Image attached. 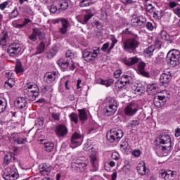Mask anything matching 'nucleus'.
<instances>
[{
	"label": "nucleus",
	"instance_id": "f257e3e1",
	"mask_svg": "<svg viewBox=\"0 0 180 180\" xmlns=\"http://www.w3.org/2000/svg\"><path fill=\"white\" fill-rule=\"evenodd\" d=\"M83 150L89 155L91 171H93V172L98 171V169H99V158H98L95 148H94L93 146H89L88 145L85 144Z\"/></svg>",
	"mask_w": 180,
	"mask_h": 180
},
{
	"label": "nucleus",
	"instance_id": "f03ea898",
	"mask_svg": "<svg viewBox=\"0 0 180 180\" xmlns=\"http://www.w3.org/2000/svg\"><path fill=\"white\" fill-rule=\"evenodd\" d=\"M39 86L34 82H27L24 86V96L27 101H36L39 96Z\"/></svg>",
	"mask_w": 180,
	"mask_h": 180
},
{
	"label": "nucleus",
	"instance_id": "7ed1b4c3",
	"mask_svg": "<svg viewBox=\"0 0 180 180\" xmlns=\"http://www.w3.org/2000/svg\"><path fill=\"white\" fill-rule=\"evenodd\" d=\"M167 64L174 68L180 64V52L176 49L170 50L167 55Z\"/></svg>",
	"mask_w": 180,
	"mask_h": 180
},
{
	"label": "nucleus",
	"instance_id": "20e7f679",
	"mask_svg": "<svg viewBox=\"0 0 180 180\" xmlns=\"http://www.w3.org/2000/svg\"><path fill=\"white\" fill-rule=\"evenodd\" d=\"M139 44L140 42L136 39L129 38L124 41L122 47L124 51L133 53V51H136V49L139 47Z\"/></svg>",
	"mask_w": 180,
	"mask_h": 180
},
{
	"label": "nucleus",
	"instance_id": "39448f33",
	"mask_svg": "<svg viewBox=\"0 0 180 180\" xmlns=\"http://www.w3.org/2000/svg\"><path fill=\"white\" fill-rule=\"evenodd\" d=\"M123 137V131L122 129H117L112 128L107 133V139L110 143H115V141H120V139Z\"/></svg>",
	"mask_w": 180,
	"mask_h": 180
},
{
	"label": "nucleus",
	"instance_id": "423d86ee",
	"mask_svg": "<svg viewBox=\"0 0 180 180\" xmlns=\"http://www.w3.org/2000/svg\"><path fill=\"white\" fill-rule=\"evenodd\" d=\"M3 178L5 180H16L19 178V173L15 166L8 167L5 169Z\"/></svg>",
	"mask_w": 180,
	"mask_h": 180
},
{
	"label": "nucleus",
	"instance_id": "0eeeda50",
	"mask_svg": "<svg viewBox=\"0 0 180 180\" xmlns=\"http://www.w3.org/2000/svg\"><path fill=\"white\" fill-rule=\"evenodd\" d=\"M116 110H117V101H116L115 98H110L108 100V104L105 107V116H112V115H115Z\"/></svg>",
	"mask_w": 180,
	"mask_h": 180
},
{
	"label": "nucleus",
	"instance_id": "6e6552de",
	"mask_svg": "<svg viewBox=\"0 0 180 180\" xmlns=\"http://www.w3.org/2000/svg\"><path fill=\"white\" fill-rule=\"evenodd\" d=\"M137 112H139V105L136 103H129L124 110V115L129 117L134 116Z\"/></svg>",
	"mask_w": 180,
	"mask_h": 180
},
{
	"label": "nucleus",
	"instance_id": "1a4fd4ad",
	"mask_svg": "<svg viewBox=\"0 0 180 180\" xmlns=\"http://www.w3.org/2000/svg\"><path fill=\"white\" fill-rule=\"evenodd\" d=\"M81 144H82V135L79 131H75L72 136L71 147L76 148V147H79Z\"/></svg>",
	"mask_w": 180,
	"mask_h": 180
},
{
	"label": "nucleus",
	"instance_id": "9d476101",
	"mask_svg": "<svg viewBox=\"0 0 180 180\" xmlns=\"http://www.w3.org/2000/svg\"><path fill=\"white\" fill-rule=\"evenodd\" d=\"M99 54V48L94 49L92 51H84L83 53V58L85 61L90 63V61H94Z\"/></svg>",
	"mask_w": 180,
	"mask_h": 180
},
{
	"label": "nucleus",
	"instance_id": "9b49d317",
	"mask_svg": "<svg viewBox=\"0 0 180 180\" xmlns=\"http://www.w3.org/2000/svg\"><path fill=\"white\" fill-rule=\"evenodd\" d=\"M159 176L165 180H174L175 176H176V172L172 170H161Z\"/></svg>",
	"mask_w": 180,
	"mask_h": 180
},
{
	"label": "nucleus",
	"instance_id": "f8f14e48",
	"mask_svg": "<svg viewBox=\"0 0 180 180\" xmlns=\"http://www.w3.org/2000/svg\"><path fill=\"white\" fill-rule=\"evenodd\" d=\"M20 50H22L20 45L18 43H13L8 46L7 51L11 57H15L20 53Z\"/></svg>",
	"mask_w": 180,
	"mask_h": 180
},
{
	"label": "nucleus",
	"instance_id": "ddd939ff",
	"mask_svg": "<svg viewBox=\"0 0 180 180\" xmlns=\"http://www.w3.org/2000/svg\"><path fill=\"white\" fill-rule=\"evenodd\" d=\"M8 140L10 141H14V143H17L20 145L25 144L27 142V139L22 138V136H20V135L18 133H13L11 135H10L8 136Z\"/></svg>",
	"mask_w": 180,
	"mask_h": 180
},
{
	"label": "nucleus",
	"instance_id": "4468645a",
	"mask_svg": "<svg viewBox=\"0 0 180 180\" xmlns=\"http://www.w3.org/2000/svg\"><path fill=\"white\" fill-rule=\"evenodd\" d=\"M129 78L130 76L129 75H122L120 79L115 82L116 88H117V89H122L124 86H126L127 84H130Z\"/></svg>",
	"mask_w": 180,
	"mask_h": 180
},
{
	"label": "nucleus",
	"instance_id": "2eb2a0df",
	"mask_svg": "<svg viewBox=\"0 0 180 180\" xmlns=\"http://www.w3.org/2000/svg\"><path fill=\"white\" fill-rule=\"evenodd\" d=\"M57 77H58V71L49 72L44 75V81L46 84H53Z\"/></svg>",
	"mask_w": 180,
	"mask_h": 180
},
{
	"label": "nucleus",
	"instance_id": "dca6fc26",
	"mask_svg": "<svg viewBox=\"0 0 180 180\" xmlns=\"http://www.w3.org/2000/svg\"><path fill=\"white\" fill-rule=\"evenodd\" d=\"M55 132L58 137H65L68 134V129L64 124H60L56 127Z\"/></svg>",
	"mask_w": 180,
	"mask_h": 180
},
{
	"label": "nucleus",
	"instance_id": "f3484780",
	"mask_svg": "<svg viewBox=\"0 0 180 180\" xmlns=\"http://www.w3.org/2000/svg\"><path fill=\"white\" fill-rule=\"evenodd\" d=\"M57 64L59 67H60L61 68H75V64L74 63V62L72 60L70 63V60H65V59L61 58H60L58 61H57Z\"/></svg>",
	"mask_w": 180,
	"mask_h": 180
},
{
	"label": "nucleus",
	"instance_id": "a211bd4d",
	"mask_svg": "<svg viewBox=\"0 0 180 180\" xmlns=\"http://www.w3.org/2000/svg\"><path fill=\"white\" fill-rule=\"evenodd\" d=\"M14 106L17 109H23L27 106V101H26V97H18L14 101Z\"/></svg>",
	"mask_w": 180,
	"mask_h": 180
},
{
	"label": "nucleus",
	"instance_id": "6ab92c4d",
	"mask_svg": "<svg viewBox=\"0 0 180 180\" xmlns=\"http://www.w3.org/2000/svg\"><path fill=\"white\" fill-rule=\"evenodd\" d=\"M136 169L140 175H148V172H150V169H147L144 161L139 162L136 167Z\"/></svg>",
	"mask_w": 180,
	"mask_h": 180
},
{
	"label": "nucleus",
	"instance_id": "aec40b11",
	"mask_svg": "<svg viewBox=\"0 0 180 180\" xmlns=\"http://www.w3.org/2000/svg\"><path fill=\"white\" fill-rule=\"evenodd\" d=\"M157 141L160 144L171 146V137L169 135L162 134L158 137Z\"/></svg>",
	"mask_w": 180,
	"mask_h": 180
},
{
	"label": "nucleus",
	"instance_id": "412c9836",
	"mask_svg": "<svg viewBox=\"0 0 180 180\" xmlns=\"http://www.w3.org/2000/svg\"><path fill=\"white\" fill-rule=\"evenodd\" d=\"M61 27L59 28V33L60 34H65L68 32V27H70V22L67 19L60 20Z\"/></svg>",
	"mask_w": 180,
	"mask_h": 180
},
{
	"label": "nucleus",
	"instance_id": "4be33fe9",
	"mask_svg": "<svg viewBox=\"0 0 180 180\" xmlns=\"http://www.w3.org/2000/svg\"><path fill=\"white\" fill-rule=\"evenodd\" d=\"M168 73H163L160 75V82H161V84H162V85L164 86H167V85H168V84H169L170 81H171V72H167Z\"/></svg>",
	"mask_w": 180,
	"mask_h": 180
},
{
	"label": "nucleus",
	"instance_id": "5701e85b",
	"mask_svg": "<svg viewBox=\"0 0 180 180\" xmlns=\"http://www.w3.org/2000/svg\"><path fill=\"white\" fill-rule=\"evenodd\" d=\"M39 172L41 175H49L51 172V165L49 164H41L39 165Z\"/></svg>",
	"mask_w": 180,
	"mask_h": 180
},
{
	"label": "nucleus",
	"instance_id": "b1692460",
	"mask_svg": "<svg viewBox=\"0 0 180 180\" xmlns=\"http://www.w3.org/2000/svg\"><path fill=\"white\" fill-rule=\"evenodd\" d=\"M86 14H84V16L83 18V21L82 22V25H86L89 22V20L94 16V12H92V10L87 9L85 10Z\"/></svg>",
	"mask_w": 180,
	"mask_h": 180
},
{
	"label": "nucleus",
	"instance_id": "393cba45",
	"mask_svg": "<svg viewBox=\"0 0 180 180\" xmlns=\"http://www.w3.org/2000/svg\"><path fill=\"white\" fill-rule=\"evenodd\" d=\"M139 58L135 56V57L129 58V59L124 58L123 59V61L126 65L130 66V65H134V64H137V63L139 62Z\"/></svg>",
	"mask_w": 180,
	"mask_h": 180
},
{
	"label": "nucleus",
	"instance_id": "a878e982",
	"mask_svg": "<svg viewBox=\"0 0 180 180\" xmlns=\"http://www.w3.org/2000/svg\"><path fill=\"white\" fill-rule=\"evenodd\" d=\"M13 158V154L11 152H7L5 154L4 159V165L6 167V165H9L11 162H12V159Z\"/></svg>",
	"mask_w": 180,
	"mask_h": 180
},
{
	"label": "nucleus",
	"instance_id": "bb28decb",
	"mask_svg": "<svg viewBox=\"0 0 180 180\" xmlns=\"http://www.w3.org/2000/svg\"><path fill=\"white\" fill-rule=\"evenodd\" d=\"M85 158L84 157H80L75 161V164H77V166L78 168H85L88 164L85 162Z\"/></svg>",
	"mask_w": 180,
	"mask_h": 180
},
{
	"label": "nucleus",
	"instance_id": "cd10ccee",
	"mask_svg": "<svg viewBox=\"0 0 180 180\" xmlns=\"http://www.w3.org/2000/svg\"><path fill=\"white\" fill-rule=\"evenodd\" d=\"M169 151H171V145L162 146L161 147L162 154L160 155V157H167Z\"/></svg>",
	"mask_w": 180,
	"mask_h": 180
},
{
	"label": "nucleus",
	"instance_id": "c85d7f7f",
	"mask_svg": "<svg viewBox=\"0 0 180 180\" xmlns=\"http://www.w3.org/2000/svg\"><path fill=\"white\" fill-rule=\"evenodd\" d=\"M14 86L15 79L13 77H10L5 82L4 88H6V89H11V88H13Z\"/></svg>",
	"mask_w": 180,
	"mask_h": 180
},
{
	"label": "nucleus",
	"instance_id": "c756f323",
	"mask_svg": "<svg viewBox=\"0 0 180 180\" xmlns=\"http://www.w3.org/2000/svg\"><path fill=\"white\" fill-rule=\"evenodd\" d=\"M78 111L79 112V119L80 122H85L88 120V115H86V112H85V110H78Z\"/></svg>",
	"mask_w": 180,
	"mask_h": 180
},
{
	"label": "nucleus",
	"instance_id": "7c9ffc66",
	"mask_svg": "<svg viewBox=\"0 0 180 180\" xmlns=\"http://www.w3.org/2000/svg\"><path fill=\"white\" fill-rule=\"evenodd\" d=\"M45 151L47 153H51L54 150V143L53 142H46L44 143Z\"/></svg>",
	"mask_w": 180,
	"mask_h": 180
},
{
	"label": "nucleus",
	"instance_id": "2f4dec72",
	"mask_svg": "<svg viewBox=\"0 0 180 180\" xmlns=\"http://www.w3.org/2000/svg\"><path fill=\"white\" fill-rule=\"evenodd\" d=\"M154 50H155V46L151 45L145 49L144 53L148 57H151L154 53Z\"/></svg>",
	"mask_w": 180,
	"mask_h": 180
},
{
	"label": "nucleus",
	"instance_id": "473e14b6",
	"mask_svg": "<svg viewBox=\"0 0 180 180\" xmlns=\"http://www.w3.org/2000/svg\"><path fill=\"white\" fill-rule=\"evenodd\" d=\"M56 54H57V48L53 47L47 52L46 57L47 58L51 59L56 56Z\"/></svg>",
	"mask_w": 180,
	"mask_h": 180
},
{
	"label": "nucleus",
	"instance_id": "72a5a7b5",
	"mask_svg": "<svg viewBox=\"0 0 180 180\" xmlns=\"http://www.w3.org/2000/svg\"><path fill=\"white\" fill-rule=\"evenodd\" d=\"M98 84H101V85H105V86H110L112 84H113L112 79L103 80L102 79H99L97 81Z\"/></svg>",
	"mask_w": 180,
	"mask_h": 180
},
{
	"label": "nucleus",
	"instance_id": "f704fd0d",
	"mask_svg": "<svg viewBox=\"0 0 180 180\" xmlns=\"http://www.w3.org/2000/svg\"><path fill=\"white\" fill-rule=\"evenodd\" d=\"M94 2H92L91 0H82L79 2V6L81 8H86V6H91V5H93Z\"/></svg>",
	"mask_w": 180,
	"mask_h": 180
},
{
	"label": "nucleus",
	"instance_id": "c9c22d12",
	"mask_svg": "<svg viewBox=\"0 0 180 180\" xmlns=\"http://www.w3.org/2000/svg\"><path fill=\"white\" fill-rule=\"evenodd\" d=\"M45 49H46V44H44V42L41 41L37 46V54H41V53L44 51Z\"/></svg>",
	"mask_w": 180,
	"mask_h": 180
},
{
	"label": "nucleus",
	"instance_id": "e433bc0d",
	"mask_svg": "<svg viewBox=\"0 0 180 180\" xmlns=\"http://www.w3.org/2000/svg\"><path fill=\"white\" fill-rule=\"evenodd\" d=\"M59 6L61 11H65L66 9H68V1L67 0H60L59 1Z\"/></svg>",
	"mask_w": 180,
	"mask_h": 180
},
{
	"label": "nucleus",
	"instance_id": "4c0bfd02",
	"mask_svg": "<svg viewBox=\"0 0 180 180\" xmlns=\"http://www.w3.org/2000/svg\"><path fill=\"white\" fill-rule=\"evenodd\" d=\"M37 33H39V28H34L32 34L29 37L30 40H32V41L37 40Z\"/></svg>",
	"mask_w": 180,
	"mask_h": 180
},
{
	"label": "nucleus",
	"instance_id": "58836bf2",
	"mask_svg": "<svg viewBox=\"0 0 180 180\" xmlns=\"http://www.w3.org/2000/svg\"><path fill=\"white\" fill-rule=\"evenodd\" d=\"M146 22H147V19H146L143 15L138 17L135 21L139 26H143Z\"/></svg>",
	"mask_w": 180,
	"mask_h": 180
},
{
	"label": "nucleus",
	"instance_id": "ea45409f",
	"mask_svg": "<svg viewBox=\"0 0 180 180\" xmlns=\"http://www.w3.org/2000/svg\"><path fill=\"white\" fill-rule=\"evenodd\" d=\"M134 94H136V95H143V94H144V92H146V91L144 90V87L143 86H134Z\"/></svg>",
	"mask_w": 180,
	"mask_h": 180
},
{
	"label": "nucleus",
	"instance_id": "a19ab883",
	"mask_svg": "<svg viewBox=\"0 0 180 180\" xmlns=\"http://www.w3.org/2000/svg\"><path fill=\"white\" fill-rule=\"evenodd\" d=\"M19 15V11H18V8H15L11 12L9 13L8 17L10 19H15V18H18Z\"/></svg>",
	"mask_w": 180,
	"mask_h": 180
},
{
	"label": "nucleus",
	"instance_id": "79ce46f5",
	"mask_svg": "<svg viewBox=\"0 0 180 180\" xmlns=\"http://www.w3.org/2000/svg\"><path fill=\"white\" fill-rule=\"evenodd\" d=\"M157 88H158V86H157L156 84H150L147 85L148 92H155L157 91Z\"/></svg>",
	"mask_w": 180,
	"mask_h": 180
},
{
	"label": "nucleus",
	"instance_id": "37998d69",
	"mask_svg": "<svg viewBox=\"0 0 180 180\" xmlns=\"http://www.w3.org/2000/svg\"><path fill=\"white\" fill-rule=\"evenodd\" d=\"M136 72L140 75H143V77H146V78H148V77H150V74L148 72H146L144 68H138L136 69Z\"/></svg>",
	"mask_w": 180,
	"mask_h": 180
},
{
	"label": "nucleus",
	"instance_id": "c03bdc74",
	"mask_svg": "<svg viewBox=\"0 0 180 180\" xmlns=\"http://www.w3.org/2000/svg\"><path fill=\"white\" fill-rule=\"evenodd\" d=\"M69 117H70V120H71V122H73L74 123H75V124H77L78 123V115H77V113L72 112L69 115Z\"/></svg>",
	"mask_w": 180,
	"mask_h": 180
},
{
	"label": "nucleus",
	"instance_id": "a18cd8bd",
	"mask_svg": "<svg viewBox=\"0 0 180 180\" xmlns=\"http://www.w3.org/2000/svg\"><path fill=\"white\" fill-rule=\"evenodd\" d=\"M42 92L43 94H47L48 95H50V94L53 92V88L51 86H45L44 88H42Z\"/></svg>",
	"mask_w": 180,
	"mask_h": 180
},
{
	"label": "nucleus",
	"instance_id": "49530a36",
	"mask_svg": "<svg viewBox=\"0 0 180 180\" xmlns=\"http://www.w3.org/2000/svg\"><path fill=\"white\" fill-rule=\"evenodd\" d=\"M51 117H53L55 120L58 122L60 120V117L61 116V113L58 112H52L51 114Z\"/></svg>",
	"mask_w": 180,
	"mask_h": 180
},
{
	"label": "nucleus",
	"instance_id": "de8ad7c7",
	"mask_svg": "<svg viewBox=\"0 0 180 180\" xmlns=\"http://www.w3.org/2000/svg\"><path fill=\"white\" fill-rule=\"evenodd\" d=\"M65 57L66 58L74 60V58L75 57V53H74V52L71 51L70 50H68L65 53Z\"/></svg>",
	"mask_w": 180,
	"mask_h": 180
},
{
	"label": "nucleus",
	"instance_id": "09e8293b",
	"mask_svg": "<svg viewBox=\"0 0 180 180\" xmlns=\"http://www.w3.org/2000/svg\"><path fill=\"white\" fill-rule=\"evenodd\" d=\"M6 101H3L2 100H0V113H2V112H5L6 109Z\"/></svg>",
	"mask_w": 180,
	"mask_h": 180
},
{
	"label": "nucleus",
	"instance_id": "8fccbe9b",
	"mask_svg": "<svg viewBox=\"0 0 180 180\" xmlns=\"http://www.w3.org/2000/svg\"><path fill=\"white\" fill-rule=\"evenodd\" d=\"M153 103L156 108H161V106L164 105V101H160L158 98H155Z\"/></svg>",
	"mask_w": 180,
	"mask_h": 180
},
{
	"label": "nucleus",
	"instance_id": "3c124183",
	"mask_svg": "<svg viewBox=\"0 0 180 180\" xmlns=\"http://www.w3.org/2000/svg\"><path fill=\"white\" fill-rule=\"evenodd\" d=\"M129 124H131L132 127H135V126H139V124H140V119L135 118L134 120H131Z\"/></svg>",
	"mask_w": 180,
	"mask_h": 180
},
{
	"label": "nucleus",
	"instance_id": "603ef678",
	"mask_svg": "<svg viewBox=\"0 0 180 180\" xmlns=\"http://www.w3.org/2000/svg\"><path fill=\"white\" fill-rule=\"evenodd\" d=\"M160 36L163 40H168L169 39V35L165 31H162Z\"/></svg>",
	"mask_w": 180,
	"mask_h": 180
},
{
	"label": "nucleus",
	"instance_id": "864d4df0",
	"mask_svg": "<svg viewBox=\"0 0 180 180\" xmlns=\"http://www.w3.org/2000/svg\"><path fill=\"white\" fill-rule=\"evenodd\" d=\"M146 11H148V12H150L151 13V12H154V11H155V7H154L153 4H149L146 6Z\"/></svg>",
	"mask_w": 180,
	"mask_h": 180
},
{
	"label": "nucleus",
	"instance_id": "5fc2aeb1",
	"mask_svg": "<svg viewBox=\"0 0 180 180\" xmlns=\"http://www.w3.org/2000/svg\"><path fill=\"white\" fill-rule=\"evenodd\" d=\"M111 157L112 160H115L116 161H117V160L120 158V155H119V153L117 152H113Z\"/></svg>",
	"mask_w": 180,
	"mask_h": 180
},
{
	"label": "nucleus",
	"instance_id": "6e6d98bb",
	"mask_svg": "<svg viewBox=\"0 0 180 180\" xmlns=\"http://www.w3.org/2000/svg\"><path fill=\"white\" fill-rule=\"evenodd\" d=\"M132 155H134V157L139 158V155H141V150L139 149L133 150Z\"/></svg>",
	"mask_w": 180,
	"mask_h": 180
},
{
	"label": "nucleus",
	"instance_id": "4d7b16f0",
	"mask_svg": "<svg viewBox=\"0 0 180 180\" xmlns=\"http://www.w3.org/2000/svg\"><path fill=\"white\" fill-rule=\"evenodd\" d=\"M37 36L39 37V40H43L44 37H46V35L44 33L41 32L40 29H39V33H37Z\"/></svg>",
	"mask_w": 180,
	"mask_h": 180
},
{
	"label": "nucleus",
	"instance_id": "13d9d810",
	"mask_svg": "<svg viewBox=\"0 0 180 180\" xmlns=\"http://www.w3.org/2000/svg\"><path fill=\"white\" fill-rule=\"evenodd\" d=\"M155 63L158 65L164 64V58L158 56L156 58Z\"/></svg>",
	"mask_w": 180,
	"mask_h": 180
},
{
	"label": "nucleus",
	"instance_id": "bf43d9fd",
	"mask_svg": "<svg viewBox=\"0 0 180 180\" xmlns=\"http://www.w3.org/2000/svg\"><path fill=\"white\" fill-rule=\"evenodd\" d=\"M113 75H114V78H119V77H120V75H122V70H120V69L117 70L114 72Z\"/></svg>",
	"mask_w": 180,
	"mask_h": 180
},
{
	"label": "nucleus",
	"instance_id": "052dcab7",
	"mask_svg": "<svg viewBox=\"0 0 180 180\" xmlns=\"http://www.w3.org/2000/svg\"><path fill=\"white\" fill-rule=\"evenodd\" d=\"M8 1H5V2L2 3V4H0V9L1 11H4L5 8H6L8 6Z\"/></svg>",
	"mask_w": 180,
	"mask_h": 180
},
{
	"label": "nucleus",
	"instance_id": "680f3d73",
	"mask_svg": "<svg viewBox=\"0 0 180 180\" xmlns=\"http://www.w3.org/2000/svg\"><path fill=\"white\" fill-rule=\"evenodd\" d=\"M15 68H23V65H22V62H20V60H16Z\"/></svg>",
	"mask_w": 180,
	"mask_h": 180
},
{
	"label": "nucleus",
	"instance_id": "e2e57ef3",
	"mask_svg": "<svg viewBox=\"0 0 180 180\" xmlns=\"http://www.w3.org/2000/svg\"><path fill=\"white\" fill-rule=\"evenodd\" d=\"M0 44L1 46H2L3 47H6V46L8 44V40L6 39H2L1 38L0 39Z\"/></svg>",
	"mask_w": 180,
	"mask_h": 180
},
{
	"label": "nucleus",
	"instance_id": "0e129e2a",
	"mask_svg": "<svg viewBox=\"0 0 180 180\" xmlns=\"http://www.w3.org/2000/svg\"><path fill=\"white\" fill-rule=\"evenodd\" d=\"M108 48H109V43L106 42L102 46L101 50L102 51H106V50H108Z\"/></svg>",
	"mask_w": 180,
	"mask_h": 180
},
{
	"label": "nucleus",
	"instance_id": "69168bd1",
	"mask_svg": "<svg viewBox=\"0 0 180 180\" xmlns=\"http://www.w3.org/2000/svg\"><path fill=\"white\" fill-rule=\"evenodd\" d=\"M146 28L148 30H153L154 29V27L153 26V23L148 22L146 24Z\"/></svg>",
	"mask_w": 180,
	"mask_h": 180
},
{
	"label": "nucleus",
	"instance_id": "338daca9",
	"mask_svg": "<svg viewBox=\"0 0 180 180\" xmlns=\"http://www.w3.org/2000/svg\"><path fill=\"white\" fill-rule=\"evenodd\" d=\"M161 41L160 40H155V48L156 49H161Z\"/></svg>",
	"mask_w": 180,
	"mask_h": 180
},
{
	"label": "nucleus",
	"instance_id": "774afa93",
	"mask_svg": "<svg viewBox=\"0 0 180 180\" xmlns=\"http://www.w3.org/2000/svg\"><path fill=\"white\" fill-rule=\"evenodd\" d=\"M50 11L51 13H56L57 12V6L54 5L51 6Z\"/></svg>",
	"mask_w": 180,
	"mask_h": 180
}]
</instances>
